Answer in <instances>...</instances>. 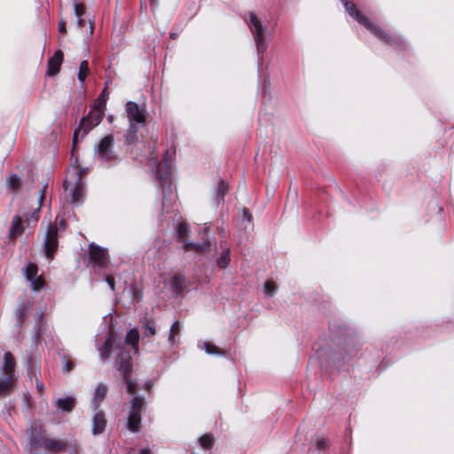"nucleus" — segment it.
I'll return each instance as SVG.
<instances>
[{
    "mask_svg": "<svg viewBox=\"0 0 454 454\" xmlns=\"http://www.w3.org/2000/svg\"><path fill=\"white\" fill-rule=\"evenodd\" d=\"M138 340L139 333L137 328H132L127 333L123 344L121 341L116 343L115 337L112 333H109L103 346L98 348L100 357L104 361L109 358L113 348H114V350L117 352L114 362L115 366L122 375V380L126 383L127 392L130 395L135 394L137 382L131 379V354L129 350L125 349V346H130L136 353L137 351Z\"/></svg>",
    "mask_w": 454,
    "mask_h": 454,
    "instance_id": "1",
    "label": "nucleus"
},
{
    "mask_svg": "<svg viewBox=\"0 0 454 454\" xmlns=\"http://www.w3.org/2000/svg\"><path fill=\"white\" fill-rule=\"evenodd\" d=\"M346 12L354 18L358 23L363 25L367 30L374 35L385 44L392 47L394 50L406 51L409 48L407 42L398 34H389L381 28L379 25L372 22L364 15L352 2L343 1Z\"/></svg>",
    "mask_w": 454,
    "mask_h": 454,
    "instance_id": "2",
    "label": "nucleus"
},
{
    "mask_svg": "<svg viewBox=\"0 0 454 454\" xmlns=\"http://www.w3.org/2000/svg\"><path fill=\"white\" fill-rule=\"evenodd\" d=\"M245 20L254 41L258 60H261L272 35L269 30V20L266 16H260L251 12Z\"/></svg>",
    "mask_w": 454,
    "mask_h": 454,
    "instance_id": "3",
    "label": "nucleus"
},
{
    "mask_svg": "<svg viewBox=\"0 0 454 454\" xmlns=\"http://www.w3.org/2000/svg\"><path fill=\"white\" fill-rule=\"evenodd\" d=\"M151 160V166L154 176L161 182L162 210L168 212L176 200V194L172 190L171 183L169 181L171 158L168 155H166L163 162H157L153 159Z\"/></svg>",
    "mask_w": 454,
    "mask_h": 454,
    "instance_id": "4",
    "label": "nucleus"
},
{
    "mask_svg": "<svg viewBox=\"0 0 454 454\" xmlns=\"http://www.w3.org/2000/svg\"><path fill=\"white\" fill-rule=\"evenodd\" d=\"M86 173L87 168H82L80 169H76L75 167H73L72 170L68 172L64 182L67 202L74 205H79L83 202L85 182L82 176Z\"/></svg>",
    "mask_w": 454,
    "mask_h": 454,
    "instance_id": "5",
    "label": "nucleus"
},
{
    "mask_svg": "<svg viewBox=\"0 0 454 454\" xmlns=\"http://www.w3.org/2000/svg\"><path fill=\"white\" fill-rule=\"evenodd\" d=\"M94 156L106 168L114 166L119 161L118 153L114 151V137L112 134L105 136L95 145Z\"/></svg>",
    "mask_w": 454,
    "mask_h": 454,
    "instance_id": "6",
    "label": "nucleus"
},
{
    "mask_svg": "<svg viewBox=\"0 0 454 454\" xmlns=\"http://www.w3.org/2000/svg\"><path fill=\"white\" fill-rule=\"evenodd\" d=\"M104 116L103 107H93L86 116H83L78 127L74 131L73 145L75 146L79 138H83L90 130L97 127Z\"/></svg>",
    "mask_w": 454,
    "mask_h": 454,
    "instance_id": "7",
    "label": "nucleus"
},
{
    "mask_svg": "<svg viewBox=\"0 0 454 454\" xmlns=\"http://www.w3.org/2000/svg\"><path fill=\"white\" fill-rule=\"evenodd\" d=\"M66 228L65 220L61 219L59 226L49 223L44 233L43 249L47 259L51 260L59 246V229Z\"/></svg>",
    "mask_w": 454,
    "mask_h": 454,
    "instance_id": "8",
    "label": "nucleus"
},
{
    "mask_svg": "<svg viewBox=\"0 0 454 454\" xmlns=\"http://www.w3.org/2000/svg\"><path fill=\"white\" fill-rule=\"evenodd\" d=\"M89 254L90 262L95 270L105 269L107 266L109 256L106 248L91 243L90 245Z\"/></svg>",
    "mask_w": 454,
    "mask_h": 454,
    "instance_id": "9",
    "label": "nucleus"
},
{
    "mask_svg": "<svg viewBox=\"0 0 454 454\" xmlns=\"http://www.w3.org/2000/svg\"><path fill=\"white\" fill-rule=\"evenodd\" d=\"M125 112L129 123L145 125V108L134 101H128L125 105Z\"/></svg>",
    "mask_w": 454,
    "mask_h": 454,
    "instance_id": "10",
    "label": "nucleus"
},
{
    "mask_svg": "<svg viewBox=\"0 0 454 454\" xmlns=\"http://www.w3.org/2000/svg\"><path fill=\"white\" fill-rule=\"evenodd\" d=\"M27 371L31 381H35V387L39 393H43L45 385L41 380V367L37 360L29 356L27 360Z\"/></svg>",
    "mask_w": 454,
    "mask_h": 454,
    "instance_id": "11",
    "label": "nucleus"
},
{
    "mask_svg": "<svg viewBox=\"0 0 454 454\" xmlns=\"http://www.w3.org/2000/svg\"><path fill=\"white\" fill-rule=\"evenodd\" d=\"M67 444V441L55 440L51 438L42 437L40 440H36L35 437L31 438L32 448H44L51 452H58L66 449Z\"/></svg>",
    "mask_w": 454,
    "mask_h": 454,
    "instance_id": "12",
    "label": "nucleus"
},
{
    "mask_svg": "<svg viewBox=\"0 0 454 454\" xmlns=\"http://www.w3.org/2000/svg\"><path fill=\"white\" fill-rule=\"evenodd\" d=\"M24 275L34 291H39L44 286V280L38 275V267L36 264L32 262L28 263L24 269Z\"/></svg>",
    "mask_w": 454,
    "mask_h": 454,
    "instance_id": "13",
    "label": "nucleus"
},
{
    "mask_svg": "<svg viewBox=\"0 0 454 454\" xmlns=\"http://www.w3.org/2000/svg\"><path fill=\"white\" fill-rule=\"evenodd\" d=\"M317 355L322 368H327L328 366L333 365L337 369H340L343 364V358L340 355L336 353L330 354L325 348H319L317 351Z\"/></svg>",
    "mask_w": 454,
    "mask_h": 454,
    "instance_id": "14",
    "label": "nucleus"
},
{
    "mask_svg": "<svg viewBox=\"0 0 454 454\" xmlns=\"http://www.w3.org/2000/svg\"><path fill=\"white\" fill-rule=\"evenodd\" d=\"M94 414L91 418L92 427L91 434L93 435H98L105 432L106 427V414L102 411H94Z\"/></svg>",
    "mask_w": 454,
    "mask_h": 454,
    "instance_id": "15",
    "label": "nucleus"
},
{
    "mask_svg": "<svg viewBox=\"0 0 454 454\" xmlns=\"http://www.w3.org/2000/svg\"><path fill=\"white\" fill-rule=\"evenodd\" d=\"M107 391H108V387H107V385H106L104 383H99L96 387V388L94 390L93 397L91 399V408L93 411H97L101 403L106 398Z\"/></svg>",
    "mask_w": 454,
    "mask_h": 454,
    "instance_id": "16",
    "label": "nucleus"
},
{
    "mask_svg": "<svg viewBox=\"0 0 454 454\" xmlns=\"http://www.w3.org/2000/svg\"><path fill=\"white\" fill-rule=\"evenodd\" d=\"M62 61L63 52L60 50H58L54 52V55L48 60L47 74L51 76L58 74L62 64Z\"/></svg>",
    "mask_w": 454,
    "mask_h": 454,
    "instance_id": "17",
    "label": "nucleus"
},
{
    "mask_svg": "<svg viewBox=\"0 0 454 454\" xmlns=\"http://www.w3.org/2000/svg\"><path fill=\"white\" fill-rule=\"evenodd\" d=\"M145 125L129 123L126 133L123 135L124 144L127 145H132L138 142V130Z\"/></svg>",
    "mask_w": 454,
    "mask_h": 454,
    "instance_id": "18",
    "label": "nucleus"
},
{
    "mask_svg": "<svg viewBox=\"0 0 454 454\" xmlns=\"http://www.w3.org/2000/svg\"><path fill=\"white\" fill-rule=\"evenodd\" d=\"M75 403L76 400L74 396H65L58 398L55 401V407L63 412L69 413L74 410Z\"/></svg>",
    "mask_w": 454,
    "mask_h": 454,
    "instance_id": "19",
    "label": "nucleus"
},
{
    "mask_svg": "<svg viewBox=\"0 0 454 454\" xmlns=\"http://www.w3.org/2000/svg\"><path fill=\"white\" fill-rule=\"evenodd\" d=\"M6 187L9 192L16 194L22 187L21 178L16 175L12 174L6 178Z\"/></svg>",
    "mask_w": 454,
    "mask_h": 454,
    "instance_id": "20",
    "label": "nucleus"
},
{
    "mask_svg": "<svg viewBox=\"0 0 454 454\" xmlns=\"http://www.w3.org/2000/svg\"><path fill=\"white\" fill-rule=\"evenodd\" d=\"M3 369L6 375L12 376L15 368V360L11 352H5L3 357Z\"/></svg>",
    "mask_w": 454,
    "mask_h": 454,
    "instance_id": "21",
    "label": "nucleus"
},
{
    "mask_svg": "<svg viewBox=\"0 0 454 454\" xmlns=\"http://www.w3.org/2000/svg\"><path fill=\"white\" fill-rule=\"evenodd\" d=\"M141 424V414L129 412L127 419V428L132 433H137Z\"/></svg>",
    "mask_w": 454,
    "mask_h": 454,
    "instance_id": "22",
    "label": "nucleus"
},
{
    "mask_svg": "<svg viewBox=\"0 0 454 454\" xmlns=\"http://www.w3.org/2000/svg\"><path fill=\"white\" fill-rule=\"evenodd\" d=\"M130 407H129V412H135L141 414L142 409L145 405V396L140 395H136L132 397V399L129 401Z\"/></svg>",
    "mask_w": 454,
    "mask_h": 454,
    "instance_id": "23",
    "label": "nucleus"
},
{
    "mask_svg": "<svg viewBox=\"0 0 454 454\" xmlns=\"http://www.w3.org/2000/svg\"><path fill=\"white\" fill-rule=\"evenodd\" d=\"M23 232L22 220L20 216L15 215L12 219L9 235L11 238H16Z\"/></svg>",
    "mask_w": 454,
    "mask_h": 454,
    "instance_id": "24",
    "label": "nucleus"
},
{
    "mask_svg": "<svg viewBox=\"0 0 454 454\" xmlns=\"http://www.w3.org/2000/svg\"><path fill=\"white\" fill-rule=\"evenodd\" d=\"M183 246L185 250H192L196 252H205L208 249L209 244L206 241L203 242H192V241H183Z\"/></svg>",
    "mask_w": 454,
    "mask_h": 454,
    "instance_id": "25",
    "label": "nucleus"
},
{
    "mask_svg": "<svg viewBox=\"0 0 454 454\" xmlns=\"http://www.w3.org/2000/svg\"><path fill=\"white\" fill-rule=\"evenodd\" d=\"M229 192V184L223 180H221L215 190V200L216 205H219L223 201L225 194Z\"/></svg>",
    "mask_w": 454,
    "mask_h": 454,
    "instance_id": "26",
    "label": "nucleus"
},
{
    "mask_svg": "<svg viewBox=\"0 0 454 454\" xmlns=\"http://www.w3.org/2000/svg\"><path fill=\"white\" fill-rule=\"evenodd\" d=\"M184 286V278L176 275L170 280V289L176 295H179Z\"/></svg>",
    "mask_w": 454,
    "mask_h": 454,
    "instance_id": "27",
    "label": "nucleus"
},
{
    "mask_svg": "<svg viewBox=\"0 0 454 454\" xmlns=\"http://www.w3.org/2000/svg\"><path fill=\"white\" fill-rule=\"evenodd\" d=\"M14 377L5 375L0 376V395H6L12 387Z\"/></svg>",
    "mask_w": 454,
    "mask_h": 454,
    "instance_id": "28",
    "label": "nucleus"
},
{
    "mask_svg": "<svg viewBox=\"0 0 454 454\" xmlns=\"http://www.w3.org/2000/svg\"><path fill=\"white\" fill-rule=\"evenodd\" d=\"M181 330V325L179 321H176L172 324L169 329V334L168 337V342L170 347L175 346L178 343V340H176V336L179 334Z\"/></svg>",
    "mask_w": 454,
    "mask_h": 454,
    "instance_id": "29",
    "label": "nucleus"
},
{
    "mask_svg": "<svg viewBox=\"0 0 454 454\" xmlns=\"http://www.w3.org/2000/svg\"><path fill=\"white\" fill-rule=\"evenodd\" d=\"M141 329L143 331V334L145 337L153 336L156 333L154 322L151 319H145L141 325Z\"/></svg>",
    "mask_w": 454,
    "mask_h": 454,
    "instance_id": "30",
    "label": "nucleus"
},
{
    "mask_svg": "<svg viewBox=\"0 0 454 454\" xmlns=\"http://www.w3.org/2000/svg\"><path fill=\"white\" fill-rule=\"evenodd\" d=\"M230 248H224L223 252L221 253L220 257L216 261V264L219 268L224 269L226 268L230 263Z\"/></svg>",
    "mask_w": 454,
    "mask_h": 454,
    "instance_id": "31",
    "label": "nucleus"
},
{
    "mask_svg": "<svg viewBox=\"0 0 454 454\" xmlns=\"http://www.w3.org/2000/svg\"><path fill=\"white\" fill-rule=\"evenodd\" d=\"M28 313V309L25 306H20L17 308L15 311V315L17 317V326L21 327L25 318L27 317Z\"/></svg>",
    "mask_w": 454,
    "mask_h": 454,
    "instance_id": "32",
    "label": "nucleus"
},
{
    "mask_svg": "<svg viewBox=\"0 0 454 454\" xmlns=\"http://www.w3.org/2000/svg\"><path fill=\"white\" fill-rule=\"evenodd\" d=\"M88 73H89V63L87 60H83L80 64L79 73H78V80L81 82H84V81L88 75Z\"/></svg>",
    "mask_w": 454,
    "mask_h": 454,
    "instance_id": "33",
    "label": "nucleus"
},
{
    "mask_svg": "<svg viewBox=\"0 0 454 454\" xmlns=\"http://www.w3.org/2000/svg\"><path fill=\"white\" fill-rule=\"evenodd\" d=\"M203 348L208 355L222 356L223 352L214 344L205 341L203 342Z\"/></svg>",
    "mask_w": 454,
    "mask_h": 454,
    "instance_id": "34",
    "label": "nucleus"
},
{
    "mask_svg": "<svg viewBox=\"0 0 454 454\" xmlns=\"http://www.w3.org/2000/svg\"><path fill=\"white\" fill-rule=\"evenodd\" d=\"M43 320V314H37L35 318V325L34 327L35 333L33 335V340L38 341L41 335V321Z\"/></svg>",
    "mask_w": 454,
    "mask_h": 454,
    "instance_id": "35",
    "label": "nucleus"
},
{
    "mask_svg": "<svg viewBox=\"0 0 454 454\" xmlns=\"http://www.w3.org/2000/svg\"><path fill=\"white\" fill-rule=\"evenodd\" d=\"M74 12L76 17H83L86 15L85 6L81 3V0H74Z\"/></svg>",
    "mask_w": 454,
    "mask_h": 454,
    "instance_id": "36",
    "label": "nucleus"
},
{
    "mask_svg": "<svg viewBox=\"0 0 454 454\" xmlns=\"http://www.w3.org/2000/svg\"><path fill=\"white\" fill-rule=\"evenodd\" d=\"M263 291L266 296L271 297L276 292V286L273 283L267 281L264 283Z\"/></svg>",
    "mask_w": 454,
    "mask_h": 454,
    "instance_id": "37",
    "label": "nucleus"
},
{
    "mask_svg": "<svg viewBox=\"0 0 454 454\" xmlns=\"http://www.w3.org/2000/svg\"><path fill=\"white\" fill-rule=\"evenodd\" d=\"M200 443L204 449H209L213 445V438L208 434H205L200 438Z\"/></svg>",
    "mask_w": 454,
    "mask_h": 454,
    "instance_id": "38",
    "label": "nucleus"
},
{
    "mask_svg": "<svg viewBox=\"0 0 454 454\" xmlns=\"http://www.w3.org/2000/svg\"><path fill=\"white\" fill-rule=\"evenodd\" d=\"M74 368V364L66 358V356L62 357V371L63 372H70Z\"/></svg>",
    "mask_w": 454,
    "mask_h": 454,
    "instance_id": "39",
    "label": "nucleus"
},
{
    "mask_svg": "<svg viewBox=\"0 0 454 454\" xmlns=\"http://www.w3.org/2000/svg\"><path fill=\"white\" fill-rule=\"evenodd\" d=\"M188 230H189V226L187 223H183L178 224L177 230H176L178 238L181 239H184L185 236H187Z\"/></svg>",
    "mask_w": 454,
    "mask_h": 454,
    "instance_id": "40",
    "label": "nucleus"
},
{
    "mask_svg": "<svg viewBox=\"0 0 454 454\" xmlns=\"http://www.w3.org/2000/svg\"><path fill=\"white\" fill-rule=\"evenodd\" d=\"M107 92H106V85L105 86V88L103 89L102 92H101V95L99 97V99L101 100L98 106H96L95 107H103L104 106V109L106 108V98H107Z\"/></svg>",
    "mask_w": 454,
    "mask_h": 454,
    "instance_id": "41",
    "label": "nucleus"
},
{
    "mask_svg": "<svg viewBox=\"0 0 454 454\" xmlns=\"http://www.w3.org/2000/svg\"><path fill=\"white\" fill-rule=\"evenodd\" d=\"M315 442H316V445H317V449H319V450L324 449L327 445V441L323 436H317L315 439Z\"/></svg>",
    "mask_w": 454,
    "mask_h": 454,
    "instance_id": "42",
    "label": "nucleus"
},
{
    "mask_svg": "<svg viewBox=\"0 0 454 454\" xmlns=\"http://www.w3.org/2000/svg\"><path fill=\"white\" fill-rule=\"evenodd\" d=\"M251 219H252L251 214L249 213V211L247 209L244 208L243 213H242V223H245L246 222L250 223Z\"/></svg>",
    "mask_w": 454,
    "mask_h": 454,
    "instance_id": "43",
    "label": "nucleus"
},
{
    "mask_svg": "<svg viewBox=\"0 0 454 454\" xmlns=\"http://www.w3.org/2000/svg\"><path fill=\"white\" fill-rule=\"evenodd\" d=\"M46 190H47V184H44L43 186V188L40 190V194H39V198H38L39 205H42V203L45 198Z\"/></svg>",
    "mask_w": 454,
    "mask_h": 454,
    "instance_id": "44",
    "label": "nucleus"
},
{
    "mask_svg": "<svg viewBox=\"0 0 454 454\" xmlns=\"http://www.w3.org/2000/svg\"><path fill=\"white\" fill-rule=\"evenodd\" d=\"M105 281L107 283V285L109 286L110 289L112 291H114L115 281H114V277L106 276V278H105Z\"/></svg>",
    "mask_w": 454,
    "mask_h": 454,
    "instance_id": "45",
    "label": "nucleus"
},
{
    "mask_svg": "<svg viewBox=\"0 0 454 454\" xmlns=\"http://www.w3.org/2000/svg\"><path fill=\"white\" fill-rule=\"evenodd\" d=\"M86 17H88V21L90 23V30H89V34L91 35L93 34V22H94V18H91V17H89V15H87Z\"/></svg>",
    "mask_w": 454,
    "mask_h": 454,
    "instance_id": "46",
    "label": "nucleus"
},
{
    "mask_svg": "<svg viewBox=\"0 0 454 454\" xmlns=\"http://www.w3.org/2000/svg\"><path fill=\"white\" fill-rule=\"evenodd\" d=\"M59 31L60 33H65L66 32V22L65 21L60 20L59 22Z\"/></svg>",
    "mask_w": 454,
    "mask_h": 454,
    "instance_id": "47",
    "label": "nucleus"
},
{
    "mask_svg": "<svg viewBox=\"0 0 454 454\" xmlns=\"http://www.w3.org/2000/svg\"><path fill=\"white\" fill-rule=\"evenodd\" d=\"M77 18V24L79 27H82L85 24V20L82 17H76Z\"/></svg>",
    "mask_w": 454,
    "mask_h": 454,
    "instance_id": "48",
    "label": "nucleus"
},
{
    "mask_svg": "<svg viewBox=\"0 0 454 454\" xmlns=\"http://www.w3.org/2000/svg\"><path fill=\"white\" fill-rule=\"evenodd\" d=\"M139 454H153V452L149 448H145L140 450Z\"/></svg>",
    "mask_w": 454,
    "mask_h": 454,
    "instance_id": "49",
    "label": "nucleus"
},
{
    "mask_svg": "<svg viewBox=\"0 0 454 454\" xmlns=\"http://www.w3.org/2000/svg\"><path fill=\"white\" fill-rule=\"evenodd\" d=\"M152 387V384L151 382H145V385H144V389L145 390H150Z\"/></svg>",
    "mask_w": 454,
    "mask_h": 454,
    "instance_id": "50",
    "label": "nucleus"
},
{
    "mask_svg": "<svg viewBox=\"0 0 454 454\" xmlns=\"http://www.w3.org/2000/svg\"><path fill=\"white\" fill-rule=\"evenodd\" d=\"M169 36H170V38H172V39H176V38L177 37V33L171 32V33L169 34Z\"/></svg>",
    "mask_w": 454,
    "mask_h": 454,
    "instance_id": "51",
    "label": "nucleus"
},
{
    "mask_svg": "<svg viewBox=\"0 0 454 454\" xmlns=\"http://www.w3.org/2000/svg\"><path fill=\"white\" fill-rule=\"evenodd\" d=\"M38 213H39V209L35 210L34 213H33V216L34 215L37 216Z\"/></svg>",
    "mask_w": 454,
    "mask_h": 454,
    "instance_id": "52",
    "label": "nucleus"
}]
</instances>
